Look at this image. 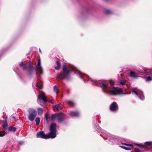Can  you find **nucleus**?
<instances>
[{
    "mask_svg": "<svg viewBox=\"0 0 152 152\" xmlns=\"http://www.w3.org/2000/svg\"><path fill=\"white\" fill-rule=\"evenodd\" d=\"M70 115L72 116H77L79 115V113L77 112L72 111L70 113Z\"/></svg>",
    "mask_w": 152,
    "mask_h": 152,
    "instance_id": "nucleus-12",
    "label": "nucleus"
},
{
    "mask_svg": "<svg viewBox=\"0 0 152 152\" xmlns=\"http://www.w3.org/2000/svg\"><path fill=\"white\" fill-rule=\"evenodd\" d=\"M29 115L28 116V119L30 121H32L37 115L36 111V110L31 109L29 110Z\"/></svg>",
    "mask_w": 152,
    "mask_h": 152,
    "instance_id": "nucleus-5",
    "label": "nucleus"
},
{
    "mask_svg": "<svg viewBox=\"0 0 152 152\" xmlns=\"http://www.w3.org/2000/svg\"><path fill=\"white\" fill-rule=\"evenodd\" d=\"M7 125L8 124L7 123V120H5L2 126L4 130L7 129Z\"/></svg>",
    "mask_w": 152,
    "mask_h": 152,
    "instance_id": "nucleus-11",
    "label": "nucleus"
},
{
    "mask_svg": "<svg viewBox=\"0 0 152 152\" xmlns=\"http://www.w3.org/2000/svg\"><path fill=\"white\" fill-rule=\"evenodd\" d=\"M39 51H40V52H41V50H40V49H39Z\"/></svg>",
    "mask_w": 152,
    "mask_h": 152,
    "instance_id": "nucleus-34",
    "label": "nucleus"
},
{
    "mask_svg": "<svg viewBox=\"0 0 152 152\" xmlns=\"http://www.w3.org/2000/svg\"><path fill=\"white\" fill-rule=\"evenodd\" d=\"M48 113H46V115H45V118L47 122H48Z\"/></svg>",
    "mask_w": 152,
    "mask_h": 152,
    "instance_id": "nucleus-25",
    "label": "nucleus"
},
{
    "mask_svg": "<svg viewBox=\"0 0 152 152\" xmlns=\"http://www.w3.org/2000/svg\"><path fill=\"white\" fill-rule=\"evenodd\" d=\"M126 83V81L125 80H122L120 81L119 82V83L121 85L123 86Z\"/></svg>",
    "mask_w": 152,
    "mask_h": 152,
    "instance_id": "nucleus-17",
    "label": "nucleus"
},
{
    "mask_svg": "<svg viewBox=\"0 0 152 152\" xmlns=\"http://www.w3.org/2000/svg\"><path fill=\"white\" fill-rule=\"evenodd\" d=\"M132 91L133 93L139 97L140 99L143 100L144 99L143 93L141 90H138L137 88H134L132 89Z\"/></svg>",
    "mask_w": 152,
    "mask_h": 152,
    "instance_id": "nucleus-7",
    "label": "nucleus"
},
{
    "mask_svg": "<svg viewBox=\"0 0 152 152\" xmlns=\"http://www.w3.org/2000/svg\"><path fill=\"white\" fill-rule=\"evenodd\" d=\"M142 146L143 147H144V145H142Z\"/></svg>",
    "mask_w": 152,
    "mask_h": 152,
    "instance_id": "nucleus-37",
    "label": "nucleus"
},
{
    "mask_svg": "<svg viewBox=\"0 0 152 152\" xmlns=\"http://www.w3.org/2000/svg\"><path fill=\"white\" fill-rule=\"evenodd\" d=\"M53 90L56 93H57L58 92V87L55 86L54 87Z\"/></svg>",
    "mask_w": 152,
    "mask_h": 152,
    "instance_id": "nucleus-18",
    "label": "nucleus"
},
{
    "mask_svg": "<svg viewBox=\"0 0 152 152\" xmlns=\"http://www.w3.org/2000/svg\"><path fill=\"white\" fill-rule=\"evenodd\" d=\"M8 130H10V128H8Z\"/></svg>",
    "mask_w": 152,
    "mask_h": 152,
    "instance_id": "nucleus-35",
    "label": "nucleus"
},
{
    "mask_svg": "<svg viewBox=\"0 0 152 152\" xmlns=\"http://www.w3.org/2000/svg\"><path fill=\"white\" fill-rule=\"evenodd\" d=\"M64 74H63V76H64Z\"/></svg>",
    "mask_w": 152,
    "mask_h": 152,
    "instance_id": "nucleus-38",
    "label": "nucleus"
},
{
    "mask_svg": "<svg viewBox=\"0 0 152 152\" xmlns=\"http://www.w3.org/2000/svg\"><path fill=\"white\" fill-rule=\"evenodd\" d=\"M67 103L70 105L73 106L74 105V103L72 101L69 100L67 101Z\"/></svg>",
    "mask_w": 152,
    "mask_h": 152,
    "instance_id": "nucleus-21",
    "label": "nucleus"
},
{
    "mask_svg": "<svg viewBox=\"0 0 152 152\" xmlns=\"http://www.w3.org/2000/svg\"><path fill=\"white\" fill-rule=\"evenodd\" d=\"M6 133L4 131H1L0 132V137H2L5 135Z\"/></svg>",
    "mask_w": 152,
    "mask_h": 152,
    "instance_id": "nucleus-22",
    "label": "nucleus"
},
{
    "mask_svg": "<svg viewBox=\"0 0 152 152\" xmlns=\"http://www.w3.org/2000/svg\"><path fill=\"white\" fill-rule=\"evenodd\" d=\"M130 75L131 77H136L137 75V74L134 72L131 71L130 72Z\"/></svg>",
    "mask_w": 152,
    "mask_h": 152,
    "instance_id": "nucleus-15",
    "label": "nucleus"
},
{
    "mask_svg": "<svg viewBox=\"0 0 152 152\" xmlns=\"http://www.w3.org/2000/svg\"><path fill=\"white\" fill-rule=\"evenodd\" d=\"M20 66L21 67H22L23 69H27V66L23 64V62H21L20 64Z\"/></svg>",
    "mask_w": 152,
    "mask_h": 152,
    "instance_id": "nucleus-14",
    "label": "nucleus"
},
{
    "mask_svg": "<svg viewBox=\"0 0 152 152\" xmlns=\"http://www.w3.org/2000/svg\"><path fill=\"white\" fill-rule=\"evenodd\" d=\"M44 101L45 102H46L48 101L47 98L45 94L43 93H42L41 95H39L38 96L37 102L39 104L42 105L41 103V100Z\"/></svg>",
    "mask_w": 152,
    "mask_h": 152,
    "instance_id": "nucleus-6",
    "label": "nucleus"
},
{
    "mask_svg": "<svg viewBox=\"0 0 152 152\" xmlns=\"http://www.w3.org/2000/svg\"><path fill=\"white\" fill-rule=\"evenodd\" d=\"M65 118V115L64 113H58L54 114L51 116L52 120L57 119L59 122L61 121Z\"/></svg>",
    "mask_w": 152,
    "mask_h": 152,
    "instance_id": "nucleus-4",
    "label": "nucleus"
},
{
    "mask_svg": "<svg viewBox=\"0 0 152 152\" xmlns=\"http://www.w3.org/2000/svg\"><path fill=\"white\" fill-rule=\"evenodd\" d=\"M23 143V142H19L18 143V144L19 145H21L22 143Z\"/></svg>",
    "mask_w": 152,
    "mask_h": 152,
    "instance_id": "nucleus-32",
    "label": "nucleus"
},
{
    "mask_svg": "<svg viewBox=\"0 0 152 152\" xmlns=\"http://www.w3.org/2000/svg\"><path fill=\"white\" fill-rule=\"evenodd\" d=\"M124 145H125L126 146H130V147H133V145H132V144H124Z\"/></svg>",
    "mask_w": 152,
    "mask_h": 152,
    "instance_id": "nucleus-28",
    "label": "nucleus"
},
{
    "mask_svg": "<svg viewBox=\"0 0 152 152\" xmlns=\"http://www.w3.org/2000/svg\"><path fill=\"white\" fill-rule=\"evenodd\" d=\"M134 150L136 152H141V151L137 148H134Z\"/></svg>",
    "mask_w": 152,
    "mask_h": 152,
    "instance_id": "nucleus-27",
    "label": "nucleus"
},
{
    "mask_svg": "<svg viewBox=\"0 0 152 152\" xmlns=\"http://www.w3.org/2000/svg\"><path fill=\"white\" fill-rule=\"evenodd\" d=\"M110 109L112 111H115L118 109V105L117 103L114 102L110 105Z\"/></svg>",
    "mask_w": 152,
    "mask_h": 152,
    "instance_id": "nucleus-8",
    "label": "nucleus"
},
{
    "mask_svg": "<svg viewBox=\"0 0 152 152\" xmlns=\"http://www.w3.org/2000/svg\"><path fill=\"white\" fill-rule=\"evenodd\" d=\"M53 108L54 110L55 111L56 110H59L62 109V107H60V104H56L53 106Z\"/></svg>",
    "mask_w": 152,
    "mask_h": 152,
    "instance_id": "nucleus-10",
    "label": "nucleus"
},
{
    "mask_svg": "<svg viewBox=\"0 0 152 152\" xmlns=\"http://www.w3.org/2000/svg\"><path fill=\"white\" fill-rule=\"evenodd\" d=\"M56 124H53L51 125L50 130V133L48 134H45L44 132L40 131L37 133V137L47 139L49 138H54L56 137Z\"/></svg>",
    "mask_w": 152,
    "mask_h": 152,
    "instance_id": "nucleus-2",
    "label": "nucleus"
},
{
    "mask_svg": "<svg viewBox=\"0 0 152 152\" xmlns=\"http://www.w3.org/2000/svg\"><path fill=\"white\" fill-rule=\"evenodd\" d=\"M14 121H12V122H13Z\"/></svg>",
    "mask_w": 152,
    "mask_h": 152,
    "instance_id": "nucleus-36",
    "label": "nucleus"
},
{
    "mask_svg": "<svg viewBox=\"0 0 152 152\" xmlns=\"http://www.w3.org/2000/svg\"><path fill=\"white\" fill-rule=\"evenodd\" d=\"M152 143L151 142H146L145 143V144L146 145H150L152 144Z\"/></svg>",
    "mask_w": 152,
    "mask_h": 152,
    "instance_id": "nucleus-26",
    "label": "nucleus"
},
{
    "mask_svg": "<svg viewBox=\"0 0 152 152\" xmlns=\"http://www.w3.org/2000/svg\"><path fill=\"white\" fill-rule=\"evenodd\" d=\"M36 86L37 88H38L41 89L42 88V86H39L38 84H37L36 85Z\"/></svg>",
    "mask_w": 152,
    "mask_h": 152,
    "instance_id": "nucleus-29",
    "label": "nucleus"
},
{
    "mask_svg": "<svg viewBox=\"0 0 152 152\" xmlns=\"http://www.w3.org/2000/svg\"><path fill=\"white\" fill-rule=\"evenodd\" d=\"M57 66L55 67V69H56L57 70L59 69L61 67L60 64L59 62L58 61H57Z\"/></svg>",
    "mask_w": 152,
    "mask_h": 152,
    "instance_id": "nucleus-16",
    "label": "nucleus"
},
{
    "mask_svg": "<svg viewBox=\"0 0 152 152\" xmlns=\"http://www.w3.org/2000/svg\"><path fill=\"white\" fill-rule=\"evenodd\" d=\"M33 66L30 64H29L28 67L29 69H31L32 68Z\"/></svg>",
    "mask_w": 152,
    "mask_h": 152,
    "instance_id": "nucleus-30",
    "label": "nucleus"
},
{
    "mask_svg": "<svg viewBox=\"0 0 152 152\" xmlns=\"http://www.w3.org/2000/svg\"><path fill=\"white\" fill-rule=\"evenodd\" d=\"M13 119V120H15V117H12L11 118V119Z\"/></svg>",
    "mask_w": 152,
    "mask_h": 152,
    "instance_id": "nucleus-31",
    "label": "nucleus"
},
{
    "mask_svg": "<svg viewBox=\"0 0 152 152\" xmlns=\"http://www.w3.org/2000/svg\"><path fill=\"white\" fill-rule=\"evenodd\" d=\"M152 80V77H148L146 78V80L147 81H149L151 80Z\"/></svg>",
    "mask_w": 152,
    "mask_h": 152,
    "instance_id": "nucleus-24",
    "label": "nucleus"
},
{
    "mask_svg": "<svg viewBox=\"0 0 152 152\" xmlns=\"http://www.w3.org/2000/svg\"><path fill=\"white\" fill-rule=\"evenodd\" d=\"M110 12V11H106V13L107 14H108L109 13V12Z\"/></svg>",
    "mask_w": 152,
    "mask_h": 152,
    "instance_id": "nucleus-33",
    "label": "nucleus"
},
{
    "mask_svg": "<svg viewBox=\"0 0 152 152\" xmlns=\"http://www.w3.org/2000/svg\"><path fill=\"white\" fill-rule=\"evenodd\" d=\"M120 147L125 150H131V148H129L126 147L124 146H120Z\"/></svg>",
    "mask_w": 152,
    "mask_h": 152,
    "instance_id": "nucleus-23",
    "label": "nucleus"
},
{
    "mask_svg": "<svg viewBox=\"0 0 152 152\" xmlns=\"http://www.w3.org/2000/svg\"><path fill=\"white\" fill-rule=\"evenodd\" d=\"M113 81L109 83L106 81H104L101 83L100 86L104 90L106 91L112 95H116L121 94L122 89L118 87H113Z\"/></svg>",
    "mask_w": 152,
    "mask_h": 152,
    "instance_id": "nucleus-1",
    "label": "nucleus"
},
{
    "mask_svg": "<svg viewBox=\"0 0 152 152\" xmlns=\"http://www.w3.org/2000/svg\"><path fill=\"white\" fill-rule=\"evenodd\" d=\"M69 71L68 70L65 65L63 66V72H61L59 75H58L57 77L61 79L65 78L66 74H69Z\"/></svg>",
    "mask_w": 152,
    "mask_h": 152,
    "instance_id": "nucleus-3",
    "label": "nucleus"
},
{
    "mask_svg": "<svg viewBox=\"0 0 152 152\" xmlns=\"http://www.w3.org/2000/svg\"><path fill=\"white\" fill-rule=\"evenodd\" d=\"M36 67L37 70L40 72L41 73H42V69L41 66V61L40 59L38 60V64Z\"/></svg>",
    "mask_w": 152,
    "mask_h": 152,
    "instance_id": "nucleus-9",
    "label": "nucleus"
},
{
    "mask_svg": "<svg viewBox=\"0 0 152 152\" xmlns=\"http://www.w3.org/2000/svg\"><path fill=\"white\" fill-rule=\"evenodd\" d=\"M40 121V119L39 118L37 117L36 118L35 121L36 122V124L37 125L39 124Z\"/></svg>",
    "mask_w": 152,
    "mask_h": 152,
    "instance_id": "nucleus-19",
    "label": "nucleus"
},
{
    "mask_svg": "<svg viewBox=\"0 0 152 152\" xmlns=\"http://www.w3.org/2000/svg\"><path fill=\"white\" fill-rule=\"evenodd\" d=\"M16 128L10 126V131L15 132L16 131Z\"/></svg>",
    "mask_w": 152,
    "mask_h": 152,
    "instance_id": "nucleus-20",
    "label": "nucleus"
},
{
    "mask_svg": "<svg viewBox=\"0 0 152 152\" xmlns=\"http://www.w3.org/2000/svg\"><path fill=\"white\" fill-rule=\"evenodd\" d=\"M38 113L39 115H41L43 112V110L42 108H39L37 109Z\"/></svg>",
    "mask_w": 152,
    "mask_h": 152,
    "instance_id": "nucleus-13",
    "label": "nucleus"
}]
</instances>
